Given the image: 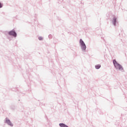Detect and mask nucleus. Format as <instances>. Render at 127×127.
Masks as SVG:
<instances>
[{"mask_svg": "<svg viewBox=\"0 0 127 127\" xmlns=\"http://www.w3.org/2000/svg\"><path fill=\"white\" fill-rule=\"evenodd\" d=\"M113 62L114 65V67L116 70H119V71H123V70H124V67H123V66H122L121 64L118 63L116 60H113Z\"/></svg>", "mask_w": 127, "mask_h": 127, "instance_id": "1", "label": "nucleus"}, {"mask_svg": "<svg viewBox=\"0 0 127 127\" xmlns=\"http://www.w3.org/2000/svg\"><path fill=\"white\" fill-rule=\"evenodd\" d=\"M79 45L81 48V50L85 52L86 51V48H87V47L86 46V44H85V43L83 40H82V39L79 40Z\"/></svg>", "mask_w": 127, "mask_h": 127, "instance_id": "2", "label": "nucleus"}, {"mask_svg": "<svg viewBox=\"0 0 127 127\" xmlns=\"http://www.w3.org/2000/svg\"><path fill=\"white\" fill-rule=\"evenodd\" d=\"M8 35H10L11 36H13L14 37H16L17 34H16V32H15V31L14 29H13L8 33Z\"/></svg>", "mask_w": 127, "mask_h": 127, "instance_id": "3", "label": "nucleus"}, {"mask_svg": "<svg viewBox=\"0 0 127 127\" xmlns=\"http://www.w3.org/2000/svg\"><path fill=\"white\" fill-rule=\"evenodd\" d=\"M112 22L114 26H116L117 25V23H118V19L115 16L113 18Z\"/></svg>", "mask_w": 127, "mask_h": 127, "instance_id": "4", "label": "nucleus"}, {"mask_svg": "<svg viewBox=\"0 0 127 127\" xmlns=\"http://www.w3.org/2000/svg\"><path fill=\"white\" fill-rule=\"evenodd\" d=\"M5 123L8 125V126H10V127H13V124L11 123V122H10V120L7 119V118H6Z\"/></svg>", "mask_w": 127, "mask_h": 127, "instance_id": "5", "label": "nucleus"}, {"mask_svg": "<svg viewBox=\"0 0 127 127\" xmlns=\"http://www.w3.org/2000/svg\"><path fill=\"white\" fill-rule=\"evenodd\" d=\"M101 68V64H97L95 65L96 69H100Z\"/></svg>", "mask_w": 127, "mask_h": 127, "instance_id": "6", "label": "nucleus"}, {"mask_svg": "<svg viewBox=\"0 0 127 127\" xmlns=\"http://www.w3.org/2000/svg\"><path fill=\"white\" fill-rule=\"evenodd\" d=\"M39 40H43V37H39L38 38Z\"/></svg>", "mask_w": 127, "mask_h": 127, "instance_id": "7", "label": "nucleus"}, {"mask_svg": "<svg viewBox=\"0 0 127 127\" xmlns=\"http://www.w3.org/2000/svg\"><path fill=\"white\" fill-rule=\"evenodd\" d=\"M2 6H3V4L1 3L0 2V8H1V7H2Z\"/></svg>", "mask_w": 127, "mask_h": 127, "instance_id": "8", "label": "nucleus"}, {"mask_svg": "<svg viewBox=\"0 0 127 127\" xmlns=\"http://www.w3.org/2000/svg\"><path fill=\"white\" fill-rule=\"evenodd\" d=\"M52 37V35H49V38H51Z\"/></svg>", "mask_w": 127, "mask_h": 127, "instance_id": "9", "label": "nucleus"}]
</instances>
